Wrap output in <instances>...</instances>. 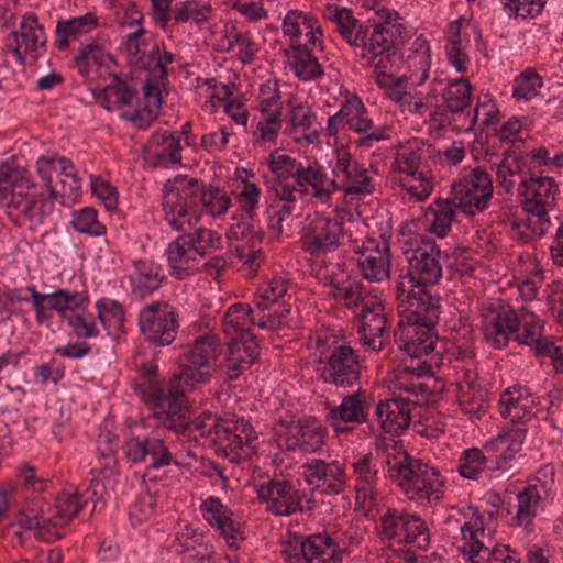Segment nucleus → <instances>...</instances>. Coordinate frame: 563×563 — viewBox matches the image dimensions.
Segmentation results:
<instances>
[{
    "instance_id": "nucleus-1",
    "label": "nucleus",
    "mask_w": 563,
    "mask_h": 563,
    "mask_svg": "<svg viewBox=\"0 0 563 563\" xmlns=\"http://www.w3.org/2000/svg\"><path fill=\"white\" fill-rule=\"evenodd\" d=\"M162 209L164 220L176 231L191 229L201 212L212 217L224 214L231 200L218 186L187 175H176L163 185Z\"/></svg>"
},
{
    "instance_id": "nucleus-2",
    "label": "nucleus",
    "mask_w": 563,
    "mask_h": 563,
    "mask_svg": "<svg viewBox=\"0 0 563 563\" xmlns=\"http://www.w3.org/2000/svg\"><path fill=\"white\" fill-rule=\"evenodd\" d=\"M34 188L25 169L0 166V205L19 211L30 221L31 229L42 224L54 208L53 201L43 194L31 192Z\"/></svg>"
},
{
    "instance_id": "nucleus-3",
    "label": "nucleus",
    "mask_w": 563,
    "mask_h": 563,
    "mask_svg": "<svg viewBox=\"0 0 563 563\" xmlns=\"http://www.w3.org/2000/svg\"><path fill=\"white\" fill-rule=\"evenodd\" d=\"M482 330L485 339L494 349H503L509 342V335L519 344L531 346L544 335V322L533 312L518 317L510 307L500 306L498 309L487 308L482 314Z\"/></svg>"
},
{
    "instance_id": "nucleus-4",
    "label": "nucleus",
    "mask_w": 563,
    "mask_h": 563,
    "mask_svg": "<svg viewBox=\"0 0 563 563\" xmlns=\"http://www.w3.org/2000/svg\"><path fill=\"white\" fill-rule=\"evenodd\" d=\"M139 327L144 340L151 345H170L179 328L178 312L168 302H152L140 311Z\"/></svg>"
},
{
    "instance_id": "nucleus-5",
    "label": "nucleus",
    "mask_w": 563,
    "mask_h": 563,
    "mask_svg": "<svg viewBox=\"0 0 563 563\" xmlns=\"http://www.w3.org/2000/svg\"><path fill=\"white\" fill-rule=\"evenodd\" d=\"M318 364H322L320 377L325 384L338 388H352L358 384L362 366L356 351L346 344L335 345L328 355L321 352Z\"/></svg>"
},
{
    "instance_id": "nucleus-6",
    "label": "nucleus",
    "mask_w": 563,
    "mask_h": 563,
    "mask_svg": "<svg viewBox=\"0 0 563 563\" xmlns=\"http://www.w3.org/2000/svg\"><path fill=\"white\" fill-rule=\"evenodd\" d=\"M289 545L294 553L287 549L282 551L285 563H333L342 560V550L328 533H292Z\"/></svg>"
},
{
    "instance_id": "nucleus-7",
    "label": "nucleus",
    "mask_w": 563,
    "mask_h": 563,
    "mask_svg": "<svg viewBox=\"0 0 563 563\" xmlns=\"http://www.w3.org/2000/svg\"><path fill=\"white\" fill-rule=\"evenodd\" d=\"M343 218L330 219L316 213L314 218L303 228V250L312 256H320L336 251L343 234Z\"/></svg>"
},
{
    "instance_id": "nucleus-8",
    "label": "nucleus",
    "mask_w": 563,
    "mask_h": 563,
    "mask_svg": "<svg viewBox=\"0 0 563 563\" xmlns=\"http://www.w3.org/2000/svg\"><path fill=\"white\" fill-rule=\"evenodd\" d=\"M441 249L432 239H422L421 245L408 258L407 277L411 286H433L442 277Z\"/></svg>"
},
{
    "instance_id": "nucleus-9",
    "label": "nucleus",
    "mask_w": 563,
    "mask_h": 563,
    "mask_svg": "<svg viewBox=\"0 0 563 563\" xmlns=\"http://www.w3.org/2000/svg\"><path fill=\"white\" fill-rule=\"evenodd\" d=\"M257 497L267 503L266 510L275 516L289 517L296 512H303L301 505L303 493L286 481L273 478L257 488Z\"/></svg>"
},
{
    "instance_id": "nucleus-10",
    "label": "nucleus",
    "mask_w": 563,
    "mask_h": 563,
    "mask_svg": "<svg viewBox=\"0 0 563 563\" xmlns=\"http://www.w3.org/2000/svg\"><path fill=\"white\" fill-rule=\"evenodd\" d=\"M123 451L128 461L136 463H148L142 476L143 482L146 478L152 482L155 477H150L151 470H157L172 463L173 457L169 449L162 439L158 438H132L123 444Z\"/></svg>"
},
{
    "instance_id": "nucleus-11",
    "label": "nucleus",
    "mask_w": 563,
    "mask_h": 563,
    "mask_svg": "<svg viewBox=\"0 0 563 563\" xmlns=\"http://www.w3.org/2000/svg\"><path fill=\"white\" fill-rule=\"evenodd\" d=\"M428 286H411L406 295V319L409 327H420L432 330L435 328L440 313V297L433 296Z\"/></svg>"
},
{
    "instance_id": "nucleus-12",
    "label": "nucleus",
    "mask_w": 563,
    "mask_h": 563,
    "mask_svg": "<svg viewBox=\"0 0 563 563\" xmlns=\"http://www.w3.org/2000/svg\"><path fill=\"white\" fill-rule=\"evenodd\" d=\"M378 14L383 21L373 25L367 52L398 51L404 45L406 26L397 22L399 15L396 11L382 10Z\"/></svg>"
},
{
    "instance_id": "nucleus-13",
    "label": "nucleus",
    "mask_w": 563,
    "mask_h": 563,
    "mask_svg": "<svg viewBox=\"0 0 563 563\" xmlns=\"http://www.w3.org/2000/svg\"><path fill=\"white\" fill-rule=\"evenodd\" d=\"M387 464L389 477L397 481L409 498H418L419 490L427 481L428 464L420 459L411 457L407 452L400 461L393 463L387 459Z\"/></svg>"
},
{
    "instance_id": "nucleus-14",
    "label": "nucleus",
    "mask_w": 563,
    "mask_h": 563,
    "mask_svg": "<svg viewBox=\"0 0 563 563\" xmlns=\"http://www.w3.org/2000/svg\"><path fill=\"white\" fill-rule=\"evenodd\" d=\"M286 428L289 450L300 448L306 452H316L324 443L327 430L313 416L291 421Z\"/></svg>"
},
{
    "instance_id": "nucleus-15",
    "label": "nucleus",
    "mask_w": 563,
    "mask_h": 563,
    "mask_svg": "<svg viewBox=\"0 0 563 563\" xmlns=\"http://www.w3.org/2000/svg\"><path fill=\"white\" fill-rule=\"evenodd\" d=\"M364 391L360 388L355 393L343 397L338 407H331L327 420L335 432H349V428L341 427V423L362 424L367 419V406L362 401Z\"/></svg>"
},
{
    "instance_id": "nucleus-16",
    "label": "nucleus",
    "mask_w": 563,
    "mask_h": 563,
    "mask_svg": "<svg viewBox=\"0 0 563 563\" xmlns=\"http://www.w3.org/2000/svg\"><path fill=\"white\" fill-rule=\"evenodd\" d=\"M459 194L461 195L459 205L465 212L471 207H475L477 211H484L493 197V184L489 174L481 167L474 168L468 184ZM468 213L473 212L470 210Z\"/></svg>"
},
{
    "instance_id": "nucleus-17",
    "label": "nucleus",
    "mask_w": 563,
    "mask_h": 563,
    "mask_svg": "<svg viewBox=\"0 0 563 563\" xmlns=\"http://www.w3.org/2000/svg\"><path fill=\"white\" fill-rule=\"evenodd\" d=\"M200 508L203 518L209 525L219 530L224 539H235L236 534L240 533V523L231 518L232 511L218 497H209L201 504Z\"/></svg>"
},
{
    "instance_id": "nucleus-18",
    "label": "nucleus",
    "mask_w": 563,
    "mask_h": 563,
    "mask_svg": "<svg viewBox=\"0 0 563 563\" xmlns=\"http://www.w3.org/2000/svg\"><path fill=\"white\" fill-rule=\"evenodd\" d=\"M166 254L170 266V275L179 280L191 275L197 268L196 255L189 249L184 233L168 244Z\"/></svg>"
},
{
    "instance_id": "nucleus-19",
    "label": "nucleus",
    "mask_w": 563,
    "mask_h": 563,
    "mask_svg": "<svg viewBox=\"0 0 563 563\" xmlns=\"http://www.w3.org/2000/svg\"><path fill=\"white\" fill-rule=\"evenodd\" d=\"M399 406L397 401H379L375 409L382 430L396 437L402 434L411 421L409 410Z\"/></svg>"
},
{
    "instance_id": "nucleus-20",
    "label": "nucleus",
    "mask_w": 563,
    "mask_h": 563,
    "mask_svg": "<svg viewBox=\"0 0 563 563\" xmlns=\"http://www.w3.org/2000/svg\"><path fill=\"white\" fill-rule=\"evenodd\" d=\"M98 26V19L93 13H86L81 16L70 18L67 20L59 19L56 23L55 45L58 51H66L69 47L68 38H77L89 33Z\"/></svg>"
},
{
    "instance_id": "nucleus-21",
    "label": "nucleus",
    "mask_w": 563,
    "mask_h": 563,
    "mask_svg": "<svg viewBox=\"0 0 563 563\" xmlns=\"http://www.w3.org/2000/svg\"><path fill=\"white\" fill-rule=\"evenodd\" d=\"M135 274L130 276L131 292L135 298L143 299L157 290L165 276H161L157 267L139 260L134 262Z\"/></svg>"
},
{
    "instance_id": "nucleus-22",
    "label": "nucleus",
    "mask_w": 563,
    "mask_h": 563,
    "mask_svg": "<svg viewBox=\"0 0 563 563\" xmlns=\"http://www.w3.org/2000/svg\"><path fill=\"white\" fill-rule=\"evenodd\" d=\"M290 48L296 53L292 55L294 60L289 63V66L298 79L308 81L323 76L322 66L307 45L292 43Z\"/></svg>"
},
{
    "instance_id": "nucleus-23",
    "label": "nucleus",
    "mask_w": 563,
    "mask_h": 563,
    "mask_svg": "<svg viewBox=\"0 0 563 563\" xmlns=\"http://www.w3.org/2000/svg\"><path fill=\"white\" fill-rule=\"evenodd\" d=\"M360 331H368L372 335L383 336L387 327L385 303L377 297L363 301L360 313Z\"/></svg>"
},
{
    "instance_id": "nucleus-24",
    "label": "nucleus",
    "mask_w": 563,
    "mask_h": 563,
    "mask_svg": "<svg viewBox=\"0 0 563 563\" xmlns=\"http://www.w3.org/2000/svg\"><path fill=\"white\" fill-rule=\"evenodd\" d=\"M461 20L449 24L446 31V54L449 62L459 73H465L468 64V56L464 52L463 42H467L466 33L462 31Z\"/></svg>"
},
{
    "instance_id": "nucleus-25",
    "label": "nucleus",
    "mask_w": 563,
    "mask_h": 563,
    "mask_svg": "<svg viewBox=\"0 0 563 563\" xmlns=\"http://www.w3.org/2000/svg\"><path fill=\"white\" fill-rule=\"evenodd\" d=\"M444 106L452 114H460L470 107L472 86L467 78L461 77L448 84L442 93Z\"/></svg>"
},
{
    "instance_id": "nucleus-26",
    "label": "nucleus",
    "mask_w": 563,
    "mask_h": 563,
    "mask_svg": "<svg viewBox=\"0 0 563 563\" xmlns=\"http://www.w3.org/2000/svg\"><path fill=\"white\" fill-rule=\"evenodd\" d=\"M219 351V339L214 334L205 333L195 339L194 345L187 356V361L195 365L210 367L211 363L217 360Z\"/></svg>"
},
{
    "instance_id": "nucleus-27",
    "label": "nucleus",
    "mask_w": 563,
    "mask_h": 563,
    "mask_svg": "<svg viewBox=\"0 0 563 563\" xmlns=\"http://www.w3.org/2000/svg\"><path fill=\"white\" fill-rule=\"evenodd\" d=\"M37 32L43 33V25L38 23L36 14L32 12L24 14L18 33L25 44V53L31 54L34 60L38 58L36 54L37 47H45L47 42L46 37L40 40Z\"/></svg>"
},
{
    "instance_id": "nucleus-28",
    "label": "nucleus",
    "mask_w": 563,
    "mask_h": 563,
    "mask_svg": "<svg viewBox=\"0 0 563 563\" xmlns=\"http://www.w3.org/2000/svg\"><path fill=\"white\" fill-rule=\"evenodd\" d=\"M327 180L328 178L322 166L314 162L313 165H309L308 167L301 165L298 173L297 185L299 187L310 185L313 188V196L319 198L322 202H328L331 199V191L329 188L324 187Z\"/></svg>"
},
{
    "instance_id": "nucleus-29",
    "label": "nucleus",
    "mask_w": 563,
    "mask_h": 563,
    "mask_svg": "<svg viewBox=\"0 0 563 563\" xmlns=\"http://www.w3.org/2000/svg\"><path fill=\"white\" fill-rule=\"evenodd\" d=\"M107 52L96 41L81 45L78 55L74 57V66L78 74L84 78H89L90 64H95L99 67L106 66Z\"/></svg>"
},
{
    "instance_id": "nucleus-30",
    "label": "nucleus",
    "mask_w": 563,
    "mask_h": 563,
    "mask_svg": "<svg viewBox=\"0 0 563 563\" xmlns=\"http://www.w3.org/2000/svg\"><path fill=\"white\" fill-rule=\"evenodd\" d=\"M400 531L405 533L406 543H417L418 548L424 550L429 547L430 538L426 522L417 515L407 512L400 514Z\"/></svg>"
},
{
    "instance_id": "nucleus-31",
    "label": "nucleus",
    "mask_w": 563,
    "mask_h": 563,
    "mask_svg": "<svg viewBox=\"0 0 563 563\" xmlns=\"http://www.w3.org/2000/svg\"><path fill=\"white\" fill-rule=\"evenodd\" d=\"M454 200H435V207H429L427 211V217L429 214L432 216V222L430 225V231L439 238H444L448 231L451 228L452 221L455 217L454 211Z\"/></svg>"
},
{
    "instance_id": "nucleus-32",
    "label": "nucleus",
    "mask_w": 563,
    "mask_h": 563,
    "mask_svg": "<svg viewBox=\"0 0 563 563\" xmlns=\"http://www.w3.org/2000/svg\"><path fill=\"white\" fill-rule=\"evenodd\" d=\"M228 352L234 353V356L241 358V362H245L250 368L260 356L256 336L250 331L242 332L239 336L232 338L228 344Z\"/></svg>"
},
{
    "instance_id": "nucleus-33",
    "label": "nucleus",
    "mask_w": 563,
    "mask_h": 563,
    "mask_svg": "<svg viewBox=\"0 0 563 563\" xmlns=\"http://www.w3.org/2000/svg\"><path fill=\"white\" fill-rule=\"evenodd\" d=\"M71 228L82 234L101 236L106 233V227L97 219V211L92 207H85L71 213Z\"/></svg>"
},
{
    "instance_id": "nucleus-34",
    "label": "nucleus",
    "mask_w": 563,
    "mask_h": 563,
    "mask_svg": "<svg viewBox=\"0 0 563 563\" xmlns=\"http://www.w3.org/2000/svg\"><path fill=\"white\" fill-rule=\"evenodd\" d=\"M165 428L183 435L191 433L190 408L188 401L168 402Z\"/></svg>"
},
{
    "instance_id": "nucleus-35",
    "label": "nucleus",
    "mask_w": 563,
    "mask_h": 563,
    "mask_svg": "<svg viewBox=\"0 0 563 563\" xmlns=\"http://www.w3.org/2000/svg\"><path fill=\"white\" fill-rule=\"evenodd\" d=\"M410 328L413 333L404 346L409 357L418 358L421 357V355L431 354L435 347V341L431 335L432 330L420 327Z\"/></svg>"
},
{
    "instance_id": "nucleus-36",
    "label": "nucleus",
    "mask_w": 563,
    "mask_h": 563,
    "mask_svg": "<svg viewBox=\"0 0 563 563\" xmlns=\"http://www.w3.org/2000/svg\"><path fill=\"white\" fill-rule=\"evenodd\" d=\"M276 151L269 155L268 166L275 175L274 183H285L289 178L298 179V173L301 163L288 155H275Z\"/></svg>"
},
{
    "instance_id": "nucleus-37",
    "label": "nucleus",
    "mask_w": 563,
    "mask_h": 563,
    "mask_svg": "<svg viewBox=\"0 0 563 563\" xmlns=\"http://www.w3.org/2000/svg\"><path fill=\"white\" fill-rule=\"evenodd\" d=\"M223 325L233 328L235 335L239 336L244 331H250L246 325L255 323V317L252 308L246 303L232 305L223 316Z\"/></svg>"
},
{
    "instance_id": "nucleus-38",
    "label": "nucleus",
    "mask_w": 563,
    "mask_h": 563,
    "mask_svg": "<svg viewBox=\"0 0 563 563\" xmlns=\"http://www.w3.org/2000/svg\"><path fill=\"white\" fill-rule=\"evenodd\" d=\"M487 462L482 450L477 448L465 450L459 461V473L464 478L476 479Z\"/></svg>"
},
{
    "instance_id": "nucleus-39",
    "label": "nucleus",
    "mask_w": 563,
    "mask_h": 563,
    "mask_svg": "<svg viewBox=\"0 0 563 563\" xmlns=\"http://www.w3.org/2000/svg\"><path fill=\"white\" fill-rule=\"evenodd\" d=\"M543 85L542 77L534 70H526L520 74L514 82L512 97L517 100H530L538 93Z\"/></svg>"
},
{
    "instance_id": "nucleus-40",
    "label": "nucleus",
    "mask_w": 563,
    "mask_h": 563,
    "mask_svg": "<svg viewBox=\"0 0 563 563\" xmlns=\"http://www.w3.org/2000/svg\"><path fill=\"white\" fill-rule=\"evenodd\" d=\"M488 391L481 386L470 385L461 398L465 413L481 418L488 407Z\"/></svg>"
},
{
    "instance_id": "nucleus-41",
    "label": "nucleus",
    "mask_w": 563,
    "mask_h": 563,
    "mask_svg": "<svg viewBox=\"0 0 563 563\" xmlns=\"http://www.w3.org/2000/svg\"><path fill=\"white\" fill-rule=\"evenodd\" d=\"M125 82L126 81L119 75L113 74L109 85L101 89L92 90L96 101H98L104 110L111 112L121 97L123 90L122 86H125Z\"/></svg>"
},
{
    "instance_id": "nucleus-42",
    "label": "nucleus",
    "mask_w": 563,
    "mask_h": 563,
    "mask_svg": "<svg viewBox=\"0 0 563 563\" xmlns=\"http://www.w3.org/2000/svg\"><path fill=\"white\" fill-rule=\"evenodd\" d=\"M210 12L209 7H200L196 1H184L176 3L173 15L176 22L185 23L192 20L195 23L201 24L208 20Z\"/></svg>"
},
{
    "instance_id": "nucleus-43",
    "label": "nucleus",
    "mask_w": 563,
    "mask_h": 563,
    "mask_svg": "<svg viewBox=\"0 0 563 563\" xmlns=\"http://www.w3.org/2000/svg\"><path fill=\"white\" fill-rule=\"evenodd\" d=\"M80 498L81 496L77 493H60L56 498V512L54 516L67 525L80 512L84 506L82 503H80Z\"/></svg>"
},
{
    "instance_id": "nucleus-44",
    "label": "nucleus",
    "mask_w": 563,
    "mask_h": 563,
    "mask_svg": "<svg viewBox=\"0 0 563 563\" xmlns=\"http://www.w3.org/2000/svg\"><path fill=\"white\" fill-rule=\"evenodd\" d=\"M553 187H556L553 178L536 176L531 173L529 179L523 178L521 180L518 191L520 196H527L528 191L531 190L533 197L545 200L552 195Z\"/></svg>"
},
{
    "instance_id": "nucleus-45",
    "label": "nucleus",
    "mask_w": 563,
    "mask_h": 563,
    "mask_svg": "<svg viewBox=\"0 0 563 563\" xmlns=\"http://www.w3.org/2000/svg\"><path fill=\"white\" fill-rule=\"evenodd\" d=\"M141 399L148 406L151 417L159 421L164 427L167 416V404L165 399V390L163 387L147 388L141 391Z\"/></svg>"
},
{
    "instance_id": "nucleus-46",
    "label": "nucleus",
    "mask_w": 563,
    "mask_h": 563,
    "mask_svg": "<svg viewBox=\"0 0 563 563\" xmlns=\"http://www.w3.org/2000/svg\"><path fill=\"white\" fill-rule=\"evenodd\" d=\"M539 499L540 496L537 486L525 487L522 492L518 493V510L516 515L518 525H521L525 521L529 522L531 520V518L536 515L534 508Z\"/></svg>"
},
{
    "instance_id": "nucleus-47",
    "label": "nucleus",
    "mask_w": 563,
    "mask_h": 563,
    "mask_svg": "<svg viewBox=\"0 0 563 563\" xmlns=\"http://www.w3.org/2000/svg\"><path fill=\"white\" fill-rule=\"evenodd\" d=\"M175 375L183 380L185 386L191 389L200 384L208 383L212 377L210 367L195 365L188 361L186 364L179 365V371Z\"/></svg>"
},
{
    "instance_id": "nucleus-48",
    "label": "nucleus",
    "mask_w": 563,
    "mask_h": 563,
    "mask_svg": "<svg viewBox=\"0 0 563 563\" xmlns=\"http://www.w3.org/2000/svg\"><path fill=\"white\" fill-rule=\"evenodd\" d=\"M164 146L162 151H164L168 157L170 164H180L181 162V145L180 140L174 133H168L167 131L159 133H154L150 141L148 146Z\"/></svg>"
},
{
    "instance_id": "nucleus-49",
    "label": "nucleus",
    "mask_w": 563,
    "mask_h": 563,
    "mask_svg": "<svg viewBox=\"0 0 563 563\" xmlns=\"http://www.w3.org/2000/svg\"><path fill=\"white\" fill-rule=\"evenodd\" d=\"M184 235L194 254L202 257L213 247L216 240H219L216 232L205 228L196 229L194 232L189 233L184 232Z\"/></svg>"
},
{
    "instance_id": "nucleus-50",
    "label": "nucleus",
    "mask_w": 563,
    "mask_h": 563,
    "mask_svg": "<svg viewBox=\"0 0 563 563\" xmlns=\"http://www.w3.org/2000/svg\"><path fill=\"white\" fill-rule=\"evenodd\" d=\"M290 110L287 114V123L289 126L286 128V133H291L296 128H302L308 130L311 128L316 113L306 104L299 103L294 106L288 101Z\"/></svg>"
},
{
    "instance_id": "nucleus-51",
    "label": "nucleus",
    "mask_w": 563,
    "mask_h": 563,
    "mask_svg": "<svg viewBox=\"0 0 563 563\" xmlns=\"http://www.w3.org/2000/svg\"><path fill=\"white\" fill-rule=\"evenodd\" d=\"M321 486L322 492L329 495H338L345 489V473L339 462L328 463L327 475Z\"/></svg>"
},
{
    "instance_id": "nucleus-52",
    "label": "nucleus",
    "mask_w": 563,
    "mask_h": 563,
    "mask_svg": "<svg viewBox=\"0 0 563 563\" xmlns=\"http://www.w3.org/2000/svg\"><path fill=\"white\" fill-rule=\"evenodd\" d=\"M363 285L360 283H351L346 287L333 285V297L336 300H342L346 308H355L363 306V301L368 298L363 296Z\"/></svg>"
},
{
    "instance_id": "nucleus-53",
    "label": "nucleus",
    "mask_w": 563,
    "mask_h": 563,
    "mask_svg": "<svg viewBox=\"0 0 563 563\" xmlns=\"http://www.w3.org/2000/svg\"><path fill=\"white\" fill-rule=\"evenodd\" d=\"M353 470L357 476V484L366 485V487H375L378 481V471L373 464L371 453L363 455L353 463Z\"/></svg>"
},
{
    "instance_id": "nucleus-54",
    "label": "nucleus",
    "mask_w": 563,
    "mask_h": 563,
    "mask_svg": "<svg viewBox=\"0 0 563 563\" xmlns=\"http://www.w3.org/2000/svg\"><path fill=\"white\" fill-rule=\"evenodd\" d=\"M121 118L128 122H131L135 128L140 130H146L151 124L158 118V110L153 109L148 103L135 107L134 111H124L121 113Z\"/></svg>"
},
{
    "instance_id": "nucleus-55",
    "label": "nucleus",
    "mask_w": 563,
    "mask_h": 563,
    "mask_svg": "<svg viewBox=\"0 0 563 563\" xmlns=\"http://www.w3.org/2000/svg\"><path fill=\"white\" fill-rule=\"evenodd\" d=\"M545 3L547 0H507L505 8L517 18L533 19L542 12Z\"/></svg>"
},
{
    "instance_id": "nucleus-56",
    "label": "nucleus",
    "mask_w": 563,
    "mask_h": 563,
    "mask_svg": "<svg viewBox=\"0 0 563 563\" xmlns=\"http://www.w3.org/2000/svg\"><path fill=\"white\" fill-rule=\"evenodd\" d=\"M91 192L97 196L107 210L115 209L118 206V194L115 187L100 177L90 176Z\"/></svg>"
},
{
    "instance_id": "nucleus-57",
    "label": "nucleus",
    "mask_w": 563,
    "mask_h": 563,
    "mask_svg": "<svg viewBox=\"0 0 563 563\" xmlns=\"http://www.w3.org/2000/svg\"><path fill=\"white\" fill-rule=\"evenodd\" d=\"M351 181L357 183V185L349 186L344 189V195H371L374 192L375 187L372 183V178L367 175V169L363 164L354 162L353 164V179Z\"/></svg>"
},
{
    "instance_id": "nucleus-58",
    "label": "nucleus",
    "mask_w": 563,
    "mask_h": 563,
    "mask_svg": "<svg viewBox=\"0 0 563 563\" xmlns=\"http://www.w3.org/2000/svg\"><path fill=\"white\" fill-rule=\"evenodd\" d=\"M66 320L78 338H96L99 334L93 317L89 313L70 314Z\"/></svg>"
},
{
    "instance_id": "nucleus-59",
    "label": "nucleus",
    "mask_w": 563,
    "mask_h": 563,
    "mask_svg": "<svg viewBox=\"0 0 563 563\" xmlns=\"http://www.w3.org/2000/svg\"><path fill=\"white\" fill-rule=\"evenodd\" d=\"M358 267L364 278L371 282H380L388 276V269L382 256H365L364 260H358Z\"/></svg>"
},
{
    "instance_id": "nucleus-60",
    "label": "nucleus",
    "mask_w": 563,
    "mask_h": 563,
    "mask_svg": "<svg viewBox=\"0 0 563 563\" xmlns=\"http://www.w3.org/2000/svg\"><path fill=\"white\" fill-rule=\"evenodd\" d=\"M426 479L423 487L419 490L418 499L427 498L430 500L433 497L434 500H440L443 497L442 488L444 484L440 472L435 467L428 465Z\"/></svg>"
},
{
    "instance_id": "nucleus-61",
    "label": "nucleus",
    "mask_w": 563,
    "mask_h": 563,
    "mask_svg": "<svg viewBox=\"0 0 563 563\" xmlns=\"http://www.w3.org/2000/svg\"><path fill=\"white\" fill-rule=\"evenodd\" d=\"M260 195L261 190L254 183H250L247 180L243 181V189L236 196V199L241 203V207L246 213L249 220H253L255 216Z\"/></svg>"
},
{
    "instance_id": "nucleus-62",
    "label": "nucleus",
    "mask_w": 563,
    "mask_h": 563,
    "mask_svg": "<svg viewBox=\"0 0 563 563\" xmlns=\"http://www.w3.org/2000/svg\"><path fill=\"white\" fill-rule=\"evenodd\" d=\"M65 526L66 525L55 516L49 518L42 516L35 538L46 543H53L64 537L60 529Z\"/></svg>"
},
{
    "instance_id": "nucleus-63",
    "label": "nucleus",
    "mask_w": 563,
    "mask_h": 563,
    "mask_svg": "<svg viewBox=\"0 0 563 563\" xmlns=\"http://www.w3.org/2000/svg\"><path fill=\"white\" fill-rule=\"evenodd\" d=\"M366 108L357 96H353L352 98L345 100L334 115L330 117V124L339 120H344V122L349 125L352 119H355L358 114H365Z\"/></svg>"
},
{
    "instance_id": "nucleus-64",
    "label": "nucleus",
    "mask_w": 563,
    "mask_h": 563,
    "mask_svg": "<svg viewBox=\"0 0 563 563\" xmlns=\"http://www.w3.org/2000/svg\"><path fill=\"white\" fill-rule=\"evenodd\" d=\"M264 233L261 231H256L254 225L249 221L238 222L232 225L229 231V238H234L235 240H245L251 247H255L256 244L262 242Z\"/></svg>"
}]
</instances>
